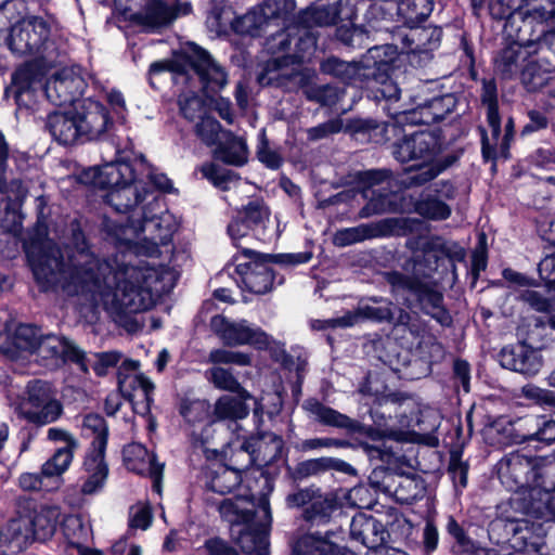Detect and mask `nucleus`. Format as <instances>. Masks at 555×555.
<instances>
[{
  "mask_svg": "<svg viewBox=\"0 0 555 555\" xmlns=\"http://www.w3.org/2000/svg\"><path fill=\"white\" fill-rule=\"evenodd\" d=\"M73 240L75 250L67 264L50 238L37 235L25 243L42 291L61 289L94 310L102 308L112 317H121L150 309L155 296L175 285V273L169 269L134 266L118 258L102 261L89 250L81 232H74Z\"/></svg>",
  "mask_w": 555,
  "mask_h": 555,
  "instance_id": "1",
  "label": "nucleus"
},
{
  "mask_svg": "<svg viewBox=\"0 0 555 555\" xmlns=\"http://www.w3.org/2000/svg\"><path fill=\"white\" fill-rule=\"evenodd\" d=\"M81 181L95 188L108 189L105 202L117 212H127L146 198V181L159 191L173 192L172 181L157 172L142 155L132 160L118 159L89 168L81 175Z\"/></svg>",
  "mask_w": 555,
  "mask_h": 555,
  "instance_id": "2",
  "label": "nucleus"
},
{
  "mask_svg": "<svg viewBox=\"0 0 555 555\" xmlns=\"http://www.w3.org/2000/svg\"><path fill=\"white\" fill-rule=\"evenodd\" d=\"M128 224L121 219L106 218L104 229L113 243L127 248L142 246L149 255L156 253L159 245L167 244L176 231L177 222L162 199L153 197L142 207L134 206Z\"/></svg>",
  "mask_w": 555,
  "mask_h": 555,
  "instance_id": "3",
  "label": "nucleus"
},
{
  "mask_svg": "<svg viewBox=\"0 0 555 555\" xmlns=\"http://www.w3.org/2000/svg\"><path fill=\"white\" fill-rule=\"evenodd\" d=\"M502 485L509 491L530 490L531 495L541 490L547 496L546 502H555V480L548 476L554 466L546 465L542 459L532 457L520 452H513L501 459L496 465Z\"/></svg>",
  "mask_w": 555,
  "mask_h": 555,
  "instance_id": "4",
  "label": "nucleus"
},
{
  "mask_svg": "<svg viewBox=\"0 0 555 555\" xmlns=\"http://www.w3.org/2000/svg\"><path fill=\"white\" fill-rule=\"evenodd\" d=\"M15 411L28 423L44 426L60 420L64 408L51 384L31 380L20 397Z\"/></svg>",
  "mask_w": 555,
  "mask_h": 555,
  "instance_id": "5",
  "label": "nucleus"
},
{
  "mask_svg": "<svg viewBox=\"0 0 555 555\" xmlns=\"http://www.w3.org/2000/svg\"><path fill=\"white\" fill-rule=\"evenodd\" d=\"M412 270L413 278L393 271L386 273V280L393 292L410 291L414 293L425 313L431 315L442 325L449 324L451 319L442 307V294L418 279L428 275V272L416 259L413 260Z\"/></svg>",
  "mask_w": 555,
  "mask_h": 555,
  "instance_id": "6",
  "label": "nucleus"
},
{
  "mask_svg": "<svg viewBox=\"0 0 555 555\" xmlns=\"http://www.w3.org/2000/svg\"><path fill=\"white\" fill-rule=\"evenodd\" d=\"M5 40L9 49L17 55H41L52 46L50 26L41 17L18 21Z\"/></svg>",
  "mask_w": 555,
  "mask_h": 555,
  "instance_id": "7",
  "label": "nucleus"
},
{
  "mask_svg": "<svg viewBox=\"0 0 555 555\" xmlns=\"http://www.w3.org/2000/svg\"><path fill=\"white\" fill-rule=\"evenodd\" d=\"M272 522L271 508L267 495L258 499L257 511L253 518L241 527L233 529L236 533V542L243 552L254 555H268L269 530Z\"/></svg>",
  "mask_w": 555,
  "mask_h": 555,
  "instance_id": "8",
  "label": "nucleus"
},
{
  "mask_svg": "<svg viewBox=\"0 0 555 555\" xmlns=\"http://www.w3.org/2000/svg\"><path fill=\"white\" fill-rule=\"evenodd\" d=\"M118 11L126 20L152 33L170 25L177 17L176 10L163 0H134L133 5H124V0H119Z\"/></svg>",
  "mask_w": 555,
  "mask_h": 555,
  "instance_id": "9",
  "label": "nucleus"
},
{
  "mask_svg": "<svg viewBox=\"0 0 555 555\" xmlns=\"http://www.w3.org/2000/svg\"><path fill=\"white\" fill-rule=\"evenodd\" d=\"M210 328L228 346L253 345L263 349L271 341L268 334L246 320L233 322L218 314L211 318Z\"/></svg>",
  "mask_w": 555,
  "mask_h": 555,
  "instance_id": "10",
  "label": "nucleus"
},
{
  "mask_svg": "<svg viewBox=\"0 0 555 555\" xmlns=\"http://www.w3.org/2000/svg\"><path fill=\"white\" fill-rule=\"evenodd\" d=\"M181 61L188 64L199 77L206 89L218 91L228 83L225 69L210 53L195 43H188L181 52Z\"/></svg>",
  "mask_w": 555,
  "mask_h": 555,
  "instance_id": "11",
  "label": "nucleus"
},
{
  "mask_svg": "<svg viewBox=\"0 0 555 555\" xmlns=\"http://www.w3.org/2000/svg\"><path fill=\"white\" fill-rule=\"evenodd\" d=\"M393 319L392 304L384 299H371V302H362L353 311H348L345 315L328 320H315L312 322L314 330H325L328 327H349L361 320H371L375 322H390Z\"/></svg>",
  "mask_w": 555,
  "mask_h": 555,
  "instance_id": "12",
  "label": "nucleus"
},
{
  "mask_svg": "<svg viewBox=\"0 0 555 555\" xmlns=\"http://www.w3.org/2000/svg\"><path fill=\"white\" fill-rule=\"evenodd\" d=\"M85 88L78 68L64 67L55 72L44 85L47 99L55 106L72 104Z\"/></svg>",
  "mask_w": 555,
  "mask_h": 555,
  "instance_id": "13",
  "label": "nucleus"
},
{
  "mask_svg": "<svg viewBox=\"0 0 555 555\" xmlns=\"http://www.w3.org/2000/svg\"><path fill=\"white\" fill-rule=\"evenodd\" d=\"M440 149L438 137L430 131H418L405 135L393 145V155L401 163L420 160L429 163Z\"/></svg>",
  "mask_w": 555,
  "mask_h": 555,
  "instance_id": "14",
  "label": "nucleus"
},
{
  "mask_svg": "<svg viewBox=\"0 0 555 555\" xmlns=\"http://www.w3.org/2000/svg\"><path fill=\"white\" fill-rule=\"evenodd\" d=\"M283 439L273 433H263L257 437L245 440L241 449L236 451L235 456H246L247 463L244 467H248L254 463L266 465L276 460L283 449Z\"/></svg>",
  "mask_w": 555,
  "mask_h": 555,
  "instance_id": "15",
  "label": "nucleus"
},
{
  "mask_svg": "<svg viewBox=\"0 0 555 555\" xmlns=\"http://www.w3.org/2000/svg\"><path fill=\"white\" fill-rule=\"evenodd\" d=\"M122 460L128 470L151 477L154 482V490L158 493L160 492L164 464L156 461V456L153 452H150L141 443L132 442L124 448Z\"/></svg>",
  "mask_w": 555,
  "mask_h": 555,
  "instance_id": "16",
  "label": "nucleus"
},
{
  "mask_svg": "<svg viewBox=\"0 0 555 555\" xmlns=\"http://www.w3.org/2000/svg\"><path fill=\"white\" fill-rule=\"evenodd\" d=\"M81 138L94 140L104 134L112 124L103 104L91 99L83 100L75 113Z\"/></svg>",
  "mask_w": 555,
  "mask_h": 555,
  "instance_id": "17",
  "label": "nucleus"
},
{
  "mask_svg": "<svg viewBox=\"0 0 555 555\" xmlns=\"http://www.w3.org/2000/svg\"><path fill=\"white\" fill-rule=\"evenodd\" d=\"M499 360L503 367L526 375H535L542 367L539 352L526 344L503 348Z\"/></svg>",
  "mask_w": 555,
  "mask_h": 555,
  "instance_id": "18",
  "label": "nucleus"
},
{
  "mask_svg": "<svg viewBox=\"0 0 555 555\" xmlns=\"http://www.w3.org/2000/svg\"><path fill=\"white\" fill-rule=\"evenodd\" d=\"M35 353L42 360H70L77 362L83 371H87L83 351L64 337L41 335Z\"/></svg>",
  "mask_w": 555,
  "mask_h": 555,
  "instance_id": "19",
  "label": "nucleus"
},
{
  "mask_svg": "<svg viewBox=\"0 0 555 555\" xmlns=\"http://www.w3.org/2000/svg\"><path fill=\"white\" fill-rule=\"evenodd\" d=\"M396 219H385L376 223L359 224L352 228L338 230L333 236V243L336 246L345 247L365 240L387 236L391 234Z\"/></svg>",
  "mask_w": 555,
  "mask_h": 555,
  "instance_id": "20",
  "label": "nucleus"
},
{
  "mask_svg": "<svg viewBox=\"0 0 555 555\" xmlns=\"http://www.w3.org/2000/svg\"><path fill=\"white\" fill-rule=\"evenodd\" d=\"M388 177L389 173L386 170H371L363 175L362 181L367 184V188L363 190V196L370 198V201L360 212L362 217H370L372 215H379L393 210L388 193H378V195L375 196V191H371L372 186L382 183Z\"/></svg>",
  "mask_w": 555,
  "mask_h": 555,
  "instance_id": "21",
  "label": "nucleus"
},
{
  "mask_svg": "<svg viewBox=\"0 0 555 555\" xmlns=\"http://www.w3.org/2000/svg\"><path fill=\"white\" fill-rule=\"evenodd\" d=\"M242 254L253 259V262L243 272V283L245 286L255 294H264L270 291L273 283L271 268L267 263L258 261L259 255L250 248H243Z\"/></svg>",
  "mask_w": 555,
  "mask_h": 555,
  "instance_id": "22",
  "label": "nucleus"
},
{
  "mask_svg": "<svg viewBox=\"0 0 555 555\" xmlns=\"http://www.w3.org/2000/svg\"><path fill=\"white\" fill-rule=\"evenodd\" d=\"M105 450H91L83 462L86 479L81 486V492L86 495L98 493L102 490L108 476V466L104 456Z\"/></svg>",
  "mask_w": 555,
  "mask_h": 555,
  "instance_id": "23",
  "label": "nucleus"
},
{
  "mask_svg": "<svg viewBox=\"0 0 555 555\" xmlns=\"http://www.w3.org/2000/svg\"><path fill=\"white\" fill-rule=\"evenodd\" d=\"M328 470H335L345 475L354 476L357 470L349 463L330 456L317 457L298 463L294 470V476L298 479H305L319 476Z\"/></svg>",
  "mask_w": 555,
  "mask_h": 555,
  "instance_id": "24",
  "label": "nucleus"
},
{
  "mask_svg": "<svg viewBox=\"0 0 555 555\" xmlns=\"http://www.w3.org/2000/svg\"><path fill=\"white\" fill-rule=\"evenodd\" d=\"M333 533L320 535L309 533L297 539L293 544L295 555H343V547L334 541Z\"/></svg>",
  "mask_w": 555,
  "mask_h": 555,
  "instance_id": "25",
  "label": "nucleus"
},
{
  "mask_svg": "<svg viewBox=\"0 0 555 555\" xmlns=\"http://www.w3.org/2000/svg\"><path fill=\"white\" fill-rule=\"evenodd\" d=\"M48 129L60 144L68 145L81 138L75 113L54 112L48 117Z\"/></svg>",
  "mask_w": 555,
  "mask_h": 555,
  "instance_id": "26",
  "label": "nucleus"
},
{
  "mask_svg": "<svg viewBox=\"0 0 555 555\" xmlns=\"http://www.w3.org/2000/svg\"><path fill=\"white\" fill-rule=\"evenodd\" d=\"M220 516L232 526V530L241 527L243 524L253 518L257 506L249 500L240 496L233 499H224L218 503Z\"/></svg>",
  "mask_w": 555,
  "mask_h": 555,
  "instance_id": "27",
  "label": "nucleus"
},
{
  "mask_svg": "<svg viewBox=\"0 0 555 555\" xmlns=\"http://www.w3.org/2000/svg\"><path fill=\"white\" fill-rule=\"evenodd\" d=\"M216 155L227 164L242 166L247 162V145L243 138L235 137L231 132H223Z\"/></svg>",
  "mask_w": 555,
  "mask_h": 555,
  "instance_id": "28",
  "label": "nucleus"
},
{
  "mask_svg": "<svg viewBox=\"0 0 555 555\" xmlns=\"http://www.w3.org/2000/svg\"><path fill=\"white\" fill-rule=\"evenodd\" d=\"M380 524L373 517L365 515L354 516L350 524L351 538L367 548L375 550L379 542L383 541V534L378 537V528Z\"/></svg>",
  "mask_w": 555,
  "mask_h": 555,
  "instance_id": "29",
  "label": "nucleus"
},
{
  "mask_svg": "<svg viewBox=\"0 0 555 555\" xmlns=\"http://www.w3.org/2000/svg\"><path fill=\"white\" fill-rule=\"evenodd\" d=\"M272 16L273 11L269 5H260L236 18L233 28L240 34L257 36L268 25Z\"/></svg>",
  "mask_w": 555,
  "mask_h": 555,
  "instance_id": "30",
  "label": "nucleus"
},
{
  "mask_svg": "<svg viewBox=\"0 0 555 555\" xmlns=\"http://www.w3.org/2000/svg\"><path fill=\"white\" fill-rule=\"evenodd\" d=\"M41 337L39 330L29 324H21L14 331L12 345L15 350H7L8 356L15 360L21 358L22 353L34 354L37 344Z\"/></svg>",
  "mask_w": 555,
  "mask_h": 555,
  "instance_id": "31",
  "label": "nucleus"
},
{
  "mask_svg": "<svg viewBox=\"0 0 555 555\" xmlns=\"http://www.w3.org/2000/svg\"><path fill=\"white\" fill-rule=\"evenodd\" d=\"M118 386L122 395L129 400H133V398L137 397V392H140L143 400L145 401V405L142 412L149 410L154 390V384L151 382V379L145 377L143 374L134 373L125 377H120Z\"/></svg>",
  "mask_w": 555,
  "mask_h": 555,
  "instance_id": "32",
  "label": "nucleus"
},
{
  "mask_svg": "<svg viewBox=\"0 0 555 555\" xmlns=\"http://www.w3.org/2000/svg\"><path fill=\"white\" fill-rule=\"evenodd\" d=\"M61 512L56 506H42L37 509L31 519L34 535L39 541L50 539L57 527Z\"/></svg>",
  "mask_w": 555,
  "mask_h": 555,
  "instance_id": "33",
  "label": "nucleus"
},
{
  "mask_svg": "<svg viewBox=\"0 0 555 555\" xmlns=\"http://www.w3.org/2000/svg\"><path fill=\"white\" fill-rule=\"evenodd\" d=\"M247 398L232 397L229 395L220 397L214 408V416L217 421H237L248 415V408L244 400Z\"/></svg>",
  "mask_w": 555,
  "mask_h": 555,
  "instance_id": "34",
  "label": "nucleus"
},
{
  "mask_svg": "<svg viewBox=\"0 0 555 555\" xmlns=\"http://www.w3.org/2000/svg\"><path fill=\"white\" fill-rule=\"evenodd\" d=\"M306 410H308L315 418L330 426L338 428H354V422L347 415H344L332 408L325 406L317 400H308L305 403Z\"/></svg>",
  "mask_w": 555,
  "mask_h": 555,
  "instance_id": "35",
  "label": "nucleus"
},
{
  "mask_svg": "<svg viewBox=\"0 0 555 555\" xmlns=\"http://www.w3.org/2000/svg\"><path fill=\"white\" fill-rule=\"evenodd\" d=\"M74 452L65 449H56L53 455L41 465L42 474L48 477L56 488L60 487L62 475L69 468L74 460Z\"/></svg>",
  "mask_w": 555,
  "mask_h": 555,
  "instance_id": "36",
  "label": "nucleus"
},
{
  "mask_svg": "<svg viewBox=\"0 0 555 555\" xmlns=\"http://www.w3.org/2000/svg\"><path fill=\"white\" fill-rule=\"evenodd\" d=\"M244 468L220 466L210 477L208 488L217 493L227 494L235 490L242 482L241 472Z\"/></svg>",
  "mask_w": 555,
  "mask_h": 555,
  "instance_id": "37",
  "label": "nucleus"
},
{
  "mask_svg": "<svg viewBox=\"0 0 555 555\" xmlns=\"http://www.w3.org/2000/svg\"><path fill=\"white\" fill-rule=\"evenodd\" d=\"M426 491L425 482L417 476H400L393 489L395 498L403 504H412L424 496Z\"/></svg>",
  "mask_w": 555,
  "mask_h": 555,
  "instance_id": "38",
  "label": "nucleus"
},
{
  "mask_svg": "<svg viewBox=\"0 0 555 555\" xmlns=\"http://www.w3.org/2000/svg\"><path fill=\"white\" fill-rule=\"evenodd\" d=\"M528 52L520 44L514 43L504 49L495 61L496 69L504 76L516 74L521 63L527 59Z\"/></svg>",
  "mask_w": 555,
  "mask_h": 555,
  "instance_id": "39",
  "label": "nucleus"
},
{
  "mask_svg": "<svg viewBox=\"0 0 555 555\" xmlns=\"http://www.w3.org/2000/svg\"><path fill=\"white\" fill-rule=\"evenodd\" d=\"M180 113L190 121L202 120L207 115V106L202 98L194 92H185L178 100Z\"/></svg>",
  "mask_w": 555,
  "mask_h": 555,
  "instance_id": "40",
  "label": "nucleus"
},
{
  "mask_svg": "<svg viewBox=\"0 0 555 555\" xmlns=\"http://www.w3.org/2000/svg\"><path fill=\"white\" fill-rule=\"evenodd\" d=\"M207 374L209 375V380L215 385V387L221 390L237 392L242 398H251L250 393L241 387V384L229 370L220 366H214L207 372Z\"/></svg>",
  "mask_w": 555,
  "mask_h": 555,
  "instance_id": "41",
  "label": "nucleus"
},
{
  "mask_svg": "<svg viewBox=\"0 0 555 555\" xmlns=\"http://www.w3.org/2000/svg\"><path fill=\"white\" fill-rule=\"evenodd\" d=\"M201 172L206 179L211 181L214 185L224 191L230 190L232 185L243 184L232 170L220 168L215 164L203 165Z\"/></svg>",
  "mask_w": 555,
  "mask_h": 555,
  "instance_id": "42",
  "label": "nucleus"
},
{
  "mask_svg": "<svg viewBox=\"0 0 555 555\" xmlns=\"http://www.w3.org/2000/svg\"><path fill=\"white\" fill-rule=\"evenodd\" d=\"M325 74L333 75L344 81H353L360 75V66L356 63H347L336 57H328L321 64Z\"/></svg>",
  "mask_w": 555,
  "mask_h": 555,
  "instance_id": "43",
  "label": "nucleus"
},
{
  "mask_svg": "<svg viewBox=\"0 0 555 555\" xmlns=\"http://www.w3.org/2000/svg\"><path fill=\"white\" fill-rule=\"evenodd\" d=\"M82 429L94 435L92 450H105L107 443V426L99 414H88L83 417Z\"/></svg>",
  "mask_w": 555,
  "mask_h": 555,
  "instance_id": "44",
  "label": "nucleus"
},
{
  "mask_svg": "<svg viewBox=\"0 0 555 555\" xmlns=\"http://www.w3.org/2000/svg\"><path fill=\"white\" fill-rule=\"evenodd\" d=\"M334 509V501L318 492L310 507L306 509L305 518L318 525L325 524L328 521Z\"/></svg>",
  "mask_w": 555,
  "mask_h": 555,
  "instance_id": "45",
  "label": "nucleus"
},
{
  "mask_svg": "<svg viewBox=\"0 0 555 555\" xmlns=\"http://www.w3.org/2000/svg\"><path fill=\"white\" fill-rule=\"evenodd\" d=\"M238 215L244 218L255 230L264 229L270 218V210L261 201L249 202Z\"/></svg>",
  "mask_w": 555,
  "mask_h": 555,
  "instance_id": "46",
  "label": "nucleus"
},
{
  "mask_svg": "<svg viewBox=\"0 0 555 555\" xmlns=\"http://www.w3.org/2000/svg\"><path fill=\"white\" fill-rule=\"evenodd\" d=\"M415 211L428 219L444 220L451 215V208L435 197L418 201L415 204Z\"/></svg>",
  "mask_w": 555,
  "mask_h": 555,
  "instance_id": "47",
  "label": "nucleus"
},
{
  "mask_svg": "<svg viewBox=\"0 0 555 555\" xmlns=\"http://www.w3.org/2000/svg\"><path fill=\"white\" fill-rule=\"evenodd\" d=\"M482 102L487 105V118L494 139H498L501 131V121L498 112L495 87L492 83L485 85Z\"/></svg>",
  "mask_w": 555,
  "mask_h": 555,
  "instance_id": "48",
  "label": "nucleus"
},
{
  "mask_svg": "<svg viewBox=\"0 0 555 555\" xmlns=\"http://www.w3.org/2000/svg\"><path fill=\"white\" fill-rule=\"evenodd\" d=\"M519 297L521 301L538 312L548 313L555 308V295H545L541 289H526Z\"/></svg>",
  "mask_w": 555,
  "mask_h": 555,
  "instance_id": "49",
  "label": "nucleus"
},
{
  "mask_svg": "<svg viewBox=\"0 0 555 555\" xmlns=\"http://www.w3.org/2000/svg\"><path fill=\"white\" fill-rule=\"evenodd\" d=\"M223 132L220 124L210 116H206L195 125L196 135L208 146L218 144Z\"/></svg>",
  "mask_w": 555,
  "mask_h": 555,
  "instance_id": "50",
  "label": "nucleus"
},
{
  "mask_svg": "<svg viewBox=\"0 0 555 555\" xmlns=\"http://www.w3.org/2000/svg\"><path fill=\"white\" fill-rule=\"evenodd\" d=\"M208 361L214 364H235L238 366H247L251 363L248 353L224 348L211 350L208 356Z\"/></svg>",
  "mask_w": 555,
  "mask_h": 555,
  "instance_id": "51",
  "label": "nucleus"
},
{
  "mask_svg": "<svg viewBox=\"0 0 555 555\" xmlns=\"http://www.w3.org/2000/svg\"><path fill=\"white\" fill-rule=\"evenodd\" d=\"M63 531L72 543L86 541L90 533V527L80 516L72 515L64 519Z\"/></svg>",
  "mask_w": 555,
  "mask_h": 555,
  "instance_id": "52",
  "label": "nucleus"
},
{
  "mask_svg": "<svg viewBox=\"0 0 555 555\" xmlns=\"http://www.w3.org/2000/svg\"><path fill=\"white\" fill-rule=\"evenodd\" d=\"M399 118L400 121H409L412 124L430 125L436 122L429 100H425L418 103L416 107L400 113Z\"/></svg>",
  "mask_w": 555,
  "mask_h": 555,
  "instance_id": "53",
  "label": "nucleus"
},
{
  "mask_svg": "<svg viewBox=\"0 0 555 555\" xmlns=\"http://www.w3.org/2000/svg\"><path fill=\"white\" fill-rule=\"evenodd\" d=\"M180 413L189 423H199L208 418L209 404L204 400H183Z\"/></svg>",
  "mask_w": 555,
  "mask_h": 555,
  "instance_id": "54",
  "label": "nucleus"
},
{
  "mask_svg": "<svg viewBox=\"0 0 555 555\" xmlns=\"http://www.w3.org/2000/svg\"><path fill=\"white\" fill-rule=\"evenodd\" d=\"M18 485L25 491H51L57 489L53 482L42 474L39 473H23L18 477Z\"/></svg>",
  "mask_w": 555,
  "mask_h": 555,
  "instance_id": "55",
  "label": "nucleus"
},
{
  "mask_svg": "<svg viewBox=\"0 0 555 555\" xmlns=\"http://www.w3.org/2000/svg\"><path fill=\"white\" fill-rule=\"evenodd\" d=\"M340 14H341V3L337 2L332 5L315 9L311 13V16L315 24H318L320 26H328V25H334L338 21L343 20Z\"/></svg>",
  "mask_w": 555,
  "mask_h": 555,
  "instance_id": "56",
  "label": "nucleus"
},
{
  "mask_svg": "<svg viewBox=\"0 0 555 555\" xmlns=\"http://www.w3.org/2000/svg\"><path fill=\"white\" fill-rule=\"evenodd\" d=\"M47 439L53 443H63L59 449H65L74 453L79 448L77 438L68 430L61 427H50L47 430Z\"/></svg>",
  "mask_w": 555,
  "mask_h": 555,
  "instance_id": "57",
  "label": "nucleus"
},
{
  "mask_svg": "<svg viewBox=\"0 0 555 555\" xmlns=\"http://www.w3.org/2000/svg\"><path fill=\"white\" fill-rule=\"evenodd\" d=\"M431 111L436 118V122L443 119L450 114L456 104V99L453 94H443L429 99Z\"/></svg>",
  "mask_w": 555,
  "mask_h": 555,
  "instance_id": "58",
  "label": "nucleus"
},
{
  "mask_svg": "<svg viewBox=\"0 0 555 555\" xmlns=\"http://www.w3.org/2000/svg\"><path fill=\"white\" fill-rule=\"evenodd\" d=\"M344 129V122L340 118H334L308 129L310 140H320L330 134L338 133Z\"/></svg>",
  "mask_w": 555,
  "mask_h": 555,
  "instance_id": "59",
  "label": "nucleus"
},
{
  "mask_svg": "<svg viewBox=\"0 0 555 555\" xmlns=\"http://www.w3.org/2000/svg\"><path fill=\"white\" fill-rule=\"evenodd\" d=\"M255 228H253L244 218H242L240 215H237L236 218H234L230 224L228 225V232L230 237L232 238L233 243L236 247L243 249L238 244V241L242 238H246L249 236L250 232L254 231Z\"/></svg>",
  "mask_w": 555,
  "mask_h": 555,
  "instance_id": "60",
  "label": "nucleus"
},
{
  "mask_svg": "<svg viewBox=\"0 0 555 555\" xmlns=\"http://www.w3.org/2000/svg\"><path fill=\"white\" fill-rule=\"evenodd\" d=\"M420 168V171L410 177L409 185H422L434 178H436L442 170L441 167L429 163H423L415 165Z\"/></svg>",
  "mask_w": 555,
  "mask_h": 555,
  "instance_id": "61",
  "label": "nucleus"
},
{
  "mask_svg": "<svg viewBox=\"0 0 555 555\" xmlns=\"http://www.w3.org/2000/svg\"><path fill=\"white\" fill-rule=\"evenodd\" d=\"M152 522V513L149 506L138 505L130 511L131 528L146 530Z\"/></svg>",
  "mask_w": 555,
  "mask_h": 555,
  "instance_id": "62",
  "label": "nucleus"
},
{
  "mask_svg": "<svg viewBox=\"0 0 555 555\" xmlns=\"http://www.w3.org/2000/svg\"><path fill=\"white\" fill-rule=\"evenodd\" d=\"M318 490L312 488L299 489L294 493H291L286 496V504L288 507H301L307 503L313 502L315 495L318 494Z\"/></svg>",
  "mask_w": 555,
  "mask_h": 555,
  "instance_id": "63",
  "label": "nucleus"
},
{
  "mask_svg": "<svg viewBox=\"0 0 555 555\" xmlns=\"http://www.w3.org/2000/svg\"><path fill=\"white\" fill-rule=\"evenodd\" d=\"M258 159L268 168L278 169L282 164L281 155L272 150L267 142H262L257 152Z\"/></svg>",
  "mask_w": 555,
  "mask_h": 555,
  "instance_id": "64",
  "label": "nucleus"
}]
</instances>
